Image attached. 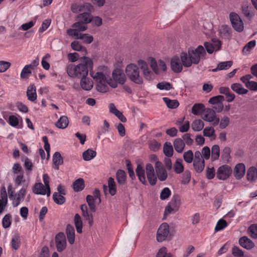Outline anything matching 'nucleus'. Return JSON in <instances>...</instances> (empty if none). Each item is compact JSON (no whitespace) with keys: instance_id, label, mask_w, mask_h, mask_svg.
I'll return each mask as SVG.
<instances>
[{"instance_id":"obj_34","label":"nucleus","mask_w":257,"mask_h":257,"mask_svg":"<svg viewBox=\"0 0 257 257\" xmlns=\"http://www.w3.org/2000/svg\"><path fill=\"white\" fill-rule=\"evenodd\" d=\"M205 108V106L203 103H195L192 107L191 111L192 113L194 115H200L201 113L202 114Z\"/></svg>"},{"instance_id":"obj_31","label":"nucleus","mask_w":257,"mask_h":257,"mask_svg":"<svg viewBox=\"0 0 257 257\" xmlns=\"http://www.w3.org/2000/svg\"><path fill=\"white\" fill-rule=\"evenodd\" d=\"M173 146L175 151L179 153H181L183 151L185 145L181 139L177 138L174 140Z\"/></svg>"},{"instance_id":"obj_61","label":"nucleus","mask_w":257,"mask_h":257,"mask_svg":"<svg viewBox=\"0 0 257 257\" xmlns=\"http://www.w3.org/2000/svg\"><path fill=\"white\" fill-rule=\"evenodd\" d=\"M31 68H29L27 65H26L22 70L21 73V77L22 79H27L28 78L30 74H31Z\"/></svg>"},{"instance_id":"obj_38","label":"nucleus","mask_w":257,"mask_h":257,"mask_svg":"<svg viewBox=\"0 0 257 257\" xmlns=\"http://www.w3.org/2000/svg\"><path fill=\"white\" fill-rule=\"evenodd\" d=\"M91 14L89 13H83L77 16V20L86 24L91 23Z\"/></svg>"},{"instance_id":"obj_54","label":"nucleus","mask_w":257,"mask_h":257,"mask_svg":"<svg viewBox=\"0 0 257 257\" xmlns=\"http://www.w3.org/2000/svg\"><path fill=\"white\" fill-rule=\"evenodd\" d=\"M157 88L160 90H169L172 89V85L169 82L163 81L159 83L157 85Z\"/></svg>"},{"instance_id":"obj_8","label":"nucleus","mask_w":257,"mask_h":257,"mask_svg":"<svg viewBox=\"0 0 257 257\" xmlns=\"http://www.w3.org/2000/svg\"><path fill=\"white\" fill-rule=\"evenodd\" d=\"M55 241L57 250L58 252H62L67 246L66 236L64 233L60 232L55 237Z\"/></svg>"},{"instance_id":"obj_25","label":"nucleus","mask_w":257,"mask_h":257,"mask_svg":"<svg viewBox=\"0 0 257 257\" xmlns=\"http://www.w3.org/2000/svg\"><path fill=\"white\" fill-rule=\"evenodd\" d=\"M66 233L68 241L70 244H73L75 241V230L74 227L68 224L66 229Z\"/></svg>"},{"instance_id":"obj_42","label":"nucleus","mask_w":257,"mask_h":257,"mask_svg":"<svg viewBox=\"0 0 257 257\" xmlns=\"http://www.w3.org/2000/svg\"><path fill=\"white\" fill-rule=\"evenodd\" d=\"M84 182L82 179L79 178L75 181L73 184V189L75 191L79 192L84 188Z\"/></svg>"},{"instance_id":"obj_7","label":"nucleus","mask_w":257,"mask_h":257,"mask_svg":"<svg viewBox=\"0 0 257 257\" xmlns=\"http://www.w3.org/2000/svg\"><path fill=\"white\" fill-rule=\"evenodd\" d=\"M170 236V227L167 223L164 222L160 225L157 233V240L158 242L168 239Z\"/></svg>"},{"instance_id":"obj_62","label":"nucleus","mask_w":257,"mask_h":257,"mask_svg":"<svg viewBox=\"0 0 257 257\" xmlns=\"http://www.w3.org/2000/svg\"><path fill=\"white\" fill-rule=\"evenodd\" d=\"M184 161L187 163H191L193 159V153L191 150L185 152L183 154Z\"/></svg>"},{"instance_id":"obj_48","label":"nucleus","mask_w":257,"mask_h":257,"mask_svg":"<svg viewBox=\"0 0 257 257\" xmlns=\"http://www.w3.org/2000/svg\"><path fill=\"white\" fill-rule=\"evenodd\" d=\"M74 223L76 230L78 233L82 232V221L80 216L78 214H76L74 216Z\"/></svg>"},{"instance_id":"obj_45","label":"nucleus","mask_w":257,"mask_h":257,"mask_svg":"<svg viewBox=\"0 0 257 257\" xmlns=\"http://www.w3.org/2000/svg\"><path fill=\"white\" fill-rule=\"evenodd\" d=\"M163 100L165 102L167 106L171 109L176 108L179 105L178 101L176 99L171 100L168 97H163Z\"/></svg>"},{"instance_id":"obj_32","label":"nucleus","mask_w":257,"mask_h":257,"mask_svg":"<svg viewBox=\"0 0 257 257\" xmlns=\"http://www.w3.org/2000/svg\"><path fill=\"white\" fill-rule=\"evenodd\" d=\"M78 21L75 23H74L72 27L74 29H69L68 30H76L77 33H80V32L85 31L87 29V24L81 22L80 21L77 20Z\"/></svg>"},{"instance_id":"obj_21","label":"nucleus","mask_w":257,"mask_h":257,"mask_svg":"<svg viewBox=\"0 0 257 257\" xmlns=\"http://www.w3.org/2000/svg\"><path fill=\"white\" fill-rule=\"evenodd\" d=\"M80 209L82 211L83 216L88 221L89 226H92L93 224V215L91 213H88L87 205L86 204L81 205L80 206Z\"/></svg>"},{"instance_id":"obj_10","label":"nucleus","mask_w":257,"mask_h":257,"mask_svg":"<svg viewBox=\"0 0 257 257\" xmlns=\"http://www.w3.org/2000/svg\"><path fill=\"white\" fill-rule=\"evenodd\" d=\"M229 17L232 26L234 30L239 32H242L243 30L244 26L239 16L236 13H231Z\"/></svg>"},{"instance_id":"obj_1","label":"nucleus","mask_w":257,"mask_h":257,"mask_svg":"<svg viewBox=\"0 0 257 257\" xmlns=\"http://www.w3.org/2000/svg\"><path fill=\"white\" fill-rule=\"evenodd\" d=\"M93 62L87 57H82L80 59V63L77 64H70L66 68L68 75L73 78H80L87 76L89 70H92Z\"/></svg>"},{"instance_id":"obj_12","label":"nucleus","mask_w":257,"mask_h":257,"mask_svg":"<svg viewBox=\"0 0 257 257\" xmlns=\"http://www.w3.org/2000/svg\"><path fill=\"white\" fill-rule=\"evenodd\" d=\"M232 173V169L227 165H223L219 167L216 172V177L221 180L227 179Z\"/></svg>"},{"instance_id":"obj_16","label":"nucleus","mask_w":257,"mask_h":257,"mask_svg":"<svg viewBox=\"0 0 257 257\" xmlns=\"http://www.w3.org/2000/svg\"><path fill=\"white\" fill-rule=\"evenodd\" d=\"M108 188L109 193L111 196H114L116 193V184L114 179L112 177H109L108 179V186L103 185V189L105 194H106V191Z\"/></svg>"},{"instance_id":"obj_13","label":"nucleus","mask_w":257,"mask_h":257,"mask_svg":"<svg viewBox=\"0 0 257 257\" xmlns=\"http://www.w3.org/2000/svg\"><path fill=\"white\" fill-rule=\"evenodd\" d=\"M138 64L142 70L143 75L145 79L148 80H152L154 78L153 73L149 69L148 64L144 60H140L138 61Z\"/></svg>"},{"instance_id":"obj_49","label":"nucleus","mask_w":257,"mask_h":257,"mask_svg":"<svg viewBox=\"0 0 257 257\" xmlns=\"http://www.w3.org/2000/svg\"><path fill=\"white\" fill-rule=\"evenodd\" d=\"M86 200L91 211L95 212L96 211V206L95 205V199L93 196L88 195L86 197Z\"/></svg>"},{"instance_id":"obj_22","label":"nucleus","mask_w":257,"mask_h":257,"mask_svg":"<svg viewBox=\"0 0 257 257\" xmlns=\"http://www.w3.org/2000/svg\"><path fill=\"white\" fill-rule=\"evenodd\" d=\"M8 203V195L5 187H3L1 190L0 199V213H2L5 207Z\"/></svg>"},{"instance_id":"obj_44","label":"nucleus","mask_w":257,"mask_h":257,"mask_svg":"<svg viewBox=\"0 0 257 257\" xmlns=\"http://www.w3.org/2000/svg\"><path fill=\"white\" fill-rule=\"evenodd\" d=\"M248 180L254 181L257 178V169L254 167H250L247 172Z\"/></svg>"},{"instance_id":"obj_58","label":"nucleus","mask_w":257,"mask_h":257,"mask_svg":"<svg viewBox=\"0 0 257 257\" xmlns=\"http://www.w3.org/2000/svg\"><path fill=\"white\" fill-rule=\"evenodd\" d=\"M231 253L234 257H244V252L236 246L232 247Z\"/></svg>"},{"instance_id":"obj_63","label":"nucleus","mask_w":257,"mask_h":257,"mask_svg":"<svg viewBox=\"0 0 257 257\" xmlns=\"http://www.w3.org/2000/svg\"><path fill=\"white\" fill-rule=\"evenodd\" d=\"M248 231L252 238H257V224H252L248 229Z\"/></svg>"},{"instance_id":"obj_2","label":"nucleus","mask_w":257,"mask_h":257,"mask_svg":"<svg viewBox=\"0 0 257 257\" xmlns=\"http://www.w3.org/2000/svg\"><path fill=\"white\" fill-rule=\"evenodd\" d=\"M110 71L107 67L100 66L98 71L94 72L92 70L90 71V75L96 83V89L100 92H106L108 91L109 75Z\"/></svg>"},{"instance_id":"obj_36","label":"nucleus","mask_w":257,"mask_h":257,"mask_svg":"<svg viewBox=\"0 0 257 257\" xmlns=\"http://www.w3.org/2000/svg\"><path fill=\"white\" fill-rule=\"evenodd\" d=\"M69 123L68 118L66 116H62L56 122V126L61 129H64L67 127Z\"/></svg>"},{"instance_id":"obj_33","label":"nucleus","mask_w":257,"mask_h":257,"mask_svg":"<svg viewBox=\"0 0 257 257\" xmlns=\"http://www.w3.org/2000/svg\"><path fill=\"white\" fill-rule=\"evenodd\" d=\"M53 162L56 170L59 169V166L63 164V159L60 153L58 152H56L53 157Z\"/></svg>"},{"instance_id":"obj_15","label":"nucleus","mask_w":257,"mask_h":257,"mask_svg":"<svg viewBox=\"0 0 257 257\" xmlns=\"http://www.w3.org/2000/svg\"><path fill=\"white\" fill-rule=\"evenodd\" d=\"M28 186V183L25 185L24 187L15 194L12 202L14 207L18 206L21 201L23 199L26 194V189H27Z\"/></svg>"},{"instance_id":"obj_30","label":"nucleus","mask_w":257,"mask_h":257,"mask_svg":"<svg viewBox=\"0 0 257 257\" xmlns=\"http://www.w3.org/2000/svg\"><path fill=\"white\" fill-rule=\"evenodd\" d=\"M136 174L140 181L144 185L147 184L146 180L145 171L141 165H138L136 170Z\"/></svg>"},{"instance_id":"obj_40","label":"nucleus","mask_w":257,"mask_h":257,"mask_svg":"<svg viewBox=\"0 0 257 257\" xmlns=\"http://www.w3.org/2000/svg\"><path fill=\"white\" fill-rule=\"evenodd\" d=\"M173 148L170 142H166L163 146V152L165 156L171 157L173 155Z\"/></svg>"},{"instance_id":"obj_41","label":"nucleus","mask_w":257,"mask_h":257,"mask_svg":"<svg viewBox=\"0 0 257 257\" xmlns=\"http://www.w3.org/2000/svg\"><path fill=\"white\" fill-rule=\"evenodd\" d=\"M173 168L175 172L177 174H180L184 171V166L182 164V160L177 159L174 163Z\"/></svg>"},{"instance_id":"obj_18","label":"nucleus","mask_w":257,"mask_h":257,"mask_svg":"<svg viewBox=\"0 0 257 257\" xmlns=\"http://www.w3.org/2000/svg\"><path fill=\"white\" fill-rule=\"evenodd\" d=\"M238 243L241 246L247 250L253 248L255 246L253 242L246 236L239 238Z\"/></svg>"},{"instance_id":"obj_20","label":"nucleus","mask_w":257,"mask_h":257,"mask_svg":"<svg viewBox=\"0 0 257 257\" xmlns=\"http://www.w3.org/2000/svg\"><path fill=\"white\" fill-rule=\"evenodd\" d=\"M245 172V165L243 163H239L235 166L233 174L236 179H240L244 176Z\"/></svg>"},{"instance_id":"obj_35","label":"nucleus","mask_w":257,"mask_h":257,"mask_svg":"<svg viewBox=\"0 0 257 257\" xmlns=\"http://www.w3.org/2000/svg\"><path fill=\"white\" fill-rule=\"evenodd\" d=\"M211 159L212 161L217 160L220 156V148L218 145L212 146L211 150Z\"/></svg>"},{"instance_id":"obj_39","label":"nucleus","mask_w":257,"mask_h":257,"mask_svg":"<svg viewBox=\"0 0 257 257\" xmlns=\"http://www.w3.org/2000/svg\"><path fill=\"white\" fill-rule=\"evenodd\" d=\"M204 126V122L200 119L194 120L191 124L192 129L195 132L201 131Z\"/></svg>"},{"instance_id":"obj_9","label":"nucleus","mask_w":257,"mask_h":257,"mask_svg":"<svg viewBox=\"0 0 257 257\" xmlns=\"http://www.w3.org/2000/svg\"><path fill=\"white\" fill-rule=\"evenodd\" d=\"M67 34L69 36H73L76 39H81L86 44H90L93 41V37L87 34L77 33L76 30H67Z\"/></svg>"},{"instance_id":"obj_55","label":"nucleus","mask_w":257,"mask_h":257,"mask_svg":"<svg viewBox=\"0 0 257 257\" xmlns=\"http://www.w3.org/2000/svg\"><path fill=\"white\" fill-rule=\"evenodd\" d=\"M71 11L75 14H77L79 12L84 11L83 4L80 5L77 3H73L71 6Z\"/></svg>"},{"instance_id":"obj_64","label":"nucleus","mask_w":257,"mask_h":257,"mask_svg":"<svg viewBox=\"0 0 257 257\" xmlns=\"http://www.w3.org/2000/svg\"><path fill=\"white\" fill-rule=\"evenodd\" d=\"M156 257H172L170 253H167V249L165 247L161 248L156 255Z\"/></svg>"},{"instance_id":"obj_27","label":"nucleus","mask_w":257,"mask_h":257,"mask_svg":"<svg viewBox=\"0 0 257 257\" xmlns=\"http://www.w3.org/2000/svg\"><path fill=\"white\" fill-rule=\"evenodd\" d=\"M33 191L36 194L47 195V188L41 183H36L34 186Z\"/></svg>"},{"instance_id":"obj_56","label":"nucleus","mask_w":257,"mask_h":257,"mask_svg":"<svg viewBox=\"0 0 257 257\" xmlns=\"http://www.w3.org/2000/svg\"><path fill=\"white\" fill-rule=\"evenodd\" d=\"M256 44L255 40H252L247 43L245 46L243 47L242 50L243 53L245 54H248L250 51V50L253 48Z\"/></svg>"},{"instance_id":"obj_37","label":"nucleus","mask_w":257,"mask_h":257,"mask_svg":"<svg viewBox=\"0 0 257 257\" xmlns=\"http://www.w3.org/2000/svg\"><path fill=\"white\" fill-rule=\"evenodd\" d=\"M203 136L206 137L210 138L211 140H215L216 135L215 130L212 126H206L203 131Z\"/></svg>"},{"instance_id":"obj_19","label":"nucleus","mask_w":257,"mask_h":257,"mask_svg":"<svg viewBox=\"0 0 257 257\" xmlns=\"http://www.w3.org/2000/svg\"><path fill=\"white\" fill-rule=\"evenodd\" d=\"M182 62H180V60L178 56L173 57L171 60V66L172 70L176 73H179L182 70Z\"/></svg>"},{"instance_id":"obj_53","label":"nucleus","mask_w":257,"mask_h":257,"mask_svg":"<svg viewBox=\"0 0 257 257\" xmlns=\"http://www.w3.org/2000/svg\"><path fill=\"white\" fill-rule=\"evenodd\" d=\"M161 146V144L158 143L155 140H151L149 143V147L150 149L153 152H156L158 151L160 149Z\"/></svg>"},{"instance_id":"obj_14","label":"nucleus","mask_w":257,"mask_h":257,"mask_svg":"<svg viewBox=\"0 0 257 257\" xmlns=\"http://www.w3.org/2000/svg\"><path fill=\"white\" fill-rule=\"evenodd\" d=\"M146 172L150 184L152 186L155 185L156 184L157 177L155 176L154 169L152 164L150 163L146 164Z\"/></svg>"},{"instance_id":"obj_23","label":"nucleus","mask_w":257,"mask_h":257,"mask_svg":"<svg viewBox=\"0 0 257 257\" xmlns=\"http://www.w3.org/2000/svg\"><path fill=\"white\" fill-rule=\"evenodd\" d=\"M116 179L119 186L125 184L126 182V175L122 170H118L116 173Z\"/></svg>"},{"instance_id":"obj_57","label":"nucleus","mask_w":257,"mask_h":257,"mask_svg":"<svg viewBox=\"0 0 257 257\" xmlns=\"http://www.w3.org/2000/svg\"><path fill=\"white\" fill-rule=\"evenodd\" d=\"M71 48L73 50L77 51H84L86 52V49L82 46L79 42L78 41H73L71 44Z\"/></svg>"},{"instance_id":"obj_5","label":"nucleus","mask_w":257,"mask_h":257,"mask_svg":"<svg viewBox=\"0 0 257 257\" xmlns=\"http://www.w3.org/2000/svg\"><path fill=\"white\" fill-rule=\"evenodd\" d=\"M112 79L109 78L108 85L113 88L117 87V83L123 84L126 81V76L120 69H115L112 73Z\"/></svg>"},{"instance_id":"obj_60","label":"nucleus","mask_w":257,"mask_h":257,"mask_svg":"<svg viewBox=\"0 0 257 257\" xmlns=\"http://www.w3.org/2000/svg\"><path fill=\"white\" fill-rule=\"evenodd\" d=\"M171 194V192L170 189L168 187L164 188L160 193V199L162 200H164L169 197Z\"/></svg>"},{"instance_id":"obj_28","label":"nucleus","mask_w":257,"mask_h":257,"mask_svg":"<svg viewBox=\"0 0 257 257\" xmlns=\"http://www.w3.org/2000/svg\"><path fill=\"white\" fill-rule=\"evenodd\" d=\"M219 91L220 93L226 95L227 101L229 102L232 101L235 98V95L230 92L228 87H221L219 89Z\"/></svg>"},{"instance_id":"obj_51","label":"nucleus","mask_w":257,"mask_h":257,"mask_svg":"<svg viewBox=\"0 0 257 257\" xmlns=\"http://www.w3.org/2000/svg\"><path fill=\"white\" fill-rule=\"evenodd\" d=\"M63 195L59 194V193L55 192L53 194V199L55 203L58 205H62L65 202V198Z\"/></svg>"},{"instance_id":"obj_59","label":"nucleus","mask_w":257,"mask_h":257,"mask_svg":"<svg viewBox=\"0 0 257 257\" xmlns=\"http://www.w3.org/2000/svg\"><path fill=\"white\" fill-rule=\"evenodd\" d=\"M224 100V97L222 95H217L211 97L208 102L213 105L217 104L218 103L222 102Z\"/></svg>"},{"instance_id":"obj_24","label":"nucleus","mask_w":257,"mask_h":257,"mask_svg":"<svg viewBox=\"0 0 257 257\" xmlns=\"http://www.w3.org/2000/svg\"><path fill=\"white\" fill-rule=\"evenodd\" d=\"M26 93L29 100L34 101L37 99L36 88L34 84L28 86Z\"/></svg>"},{"instance_id":"obj_17","label":"nucleus","mask_w":257,"mask_h":257,"mask_svg":"<svg viewBox=\"0 0 257 257\" xmlns=\"http://www.w3.org/2000/svg\"><path fill=\"white\" fill-rule=\"evenodd\" d=\"M219 37L224 39H229L231 37V29L227 25H223L218 28Z\"/></svg>"},{"instance_id":"obj_43","label":"nucleus","mask_w":257,"mask_h":257,"mask_svg":"<svg viewBox=\"0 0 257 257\" xmlns=\"http://www.w3.org/2000/svg\"><path fill=\"white\" fill-rule=\"evenodd\" d=\"M170 203L174 208L175 211H177L181 203L180 196L178 195H174Z\"/></svg>"},{"instance_id":"obj_3","label":"nucleus","mask_w":257,"mask_h":257,"mask_svg":"<svg viewBox=\"0 0 257 257\" xmlns=\"http://www.w3.org/2000/svg\"><path fill=\"white\" fill-rule=\"evenodd\" d=\"M206 54L204 47L199 45L195 49H189L188 54L182 53L180 55V58L183 66L189 67L192 64H198L201 58L204 57Z\"/></svg>"},{"instance_id":"obj_47","label":"nucleus","mask_w":257,"mask_h":257,"mask_svg":"<svg viewBox=\"0 0 257 257\" xmlns=\"http://www.w3.org/2000/svg\"><path fill=\"white\" fill-rule=\"evenodd\" d=\"M194 169L197 173H201L204 169V160L193 161Z\"/></svg>"},{"instance_id":"obj_4","label":"nucleus","mask_w":257,"mask_h":257,"mask_svg":"<svg viewBox=\"0 0 257 257\" xmlns=\"http://www.w3.org/2000/svg\"><path fill=\"white\" fill-rule=\"evenodd\" d=\"M125 73L133 82L138 84H142L143 83V78L140 75L139 68L137 65L134 64L127 65L125 68Z\"/></svg>"},{"instance_id":"obj_46","label":"nucleus","mask_w":257,"mask_h":257,"mask_svg":"<svg viewBox=\"0 0 257 257\" xmlns=\"http://www.w3.org/2000/svg\"><path fill=\"white\" fill-rule=\"evenodd\" d=\"M96 155V152L91 149H88L83 153V158L85 161H88L94 158Z\"/></svg>"},{"instance_id":"obj_11","label":"nucleus","mask_w":257,"mask_h":257,"mask_svg":"<svg viewBox=\"0 0 257 257\" xmlns=\"http://www.w3.org/2000/svg\"><path fill=\"white\" fill-rule=\"evenodd\" d=\"M150 61V66L153 71L156 74H159L161 71H165L167 67L164 61L160 60L157 62L156 60L153 58L149 59Z\"/></svg>"},{"instance_id":"obj_29","label":"nucleus","mask_w":257,"mask_h":257,"mask_svg":"<svg viewBox=\"0 0 257 257\" xmlns=\"http://www.w3.org/2000/svg\"><path fill=\"white\" fill-rule=\"evenodd\" d=\"M231 89L235 93L238 94H246L248 92L247 89L243 88V86L238 83H235L231 85Z\"/></svg>"},{"instance_id":"obj_52","label":"nucleus","mask_w":257,"mask_h":257,"mask_svg":"<svg viewBox=\"0 0 257 257\" xmlns=\"http://www.w3.org/2000/svg\"><path fill=\"white\" fill-rule=\"evenodd\" d=\"M231 149L228 147H225L221 152V158L225 161H228L230 158Z\"/></svg>"},{"instance_id":"obj_26","label":"nucleus","mask_w":257,"mask_h":257,"mask_svg":"<svg viewBox=\"0 0 257 257\" xmlns=\"http://www.w3.org/2000/svg\"><path fill=\"white\" fill-rule=\"evenodd\" d=\"M80 85L82 88L85 90H90L93 87V82L87 76L80 78Z\"/></svg>"},{"instance_id":"obj_50","label":"nucleus","mask_w":257,"mask_h":257,"mask_svg":"<svg viewBox=\"0 0 257 257\" xmlns=\"http://www.w3.org/2000/svg\"><path fill=\"white\" fill-rule=\"evenodd\" d=\"M156 172L157 177L160 181H164L167 179L168 173L165 168L161 170H157Z\"/></svg>"},{"instance_id":"obj_6","label":"nucleus","mask_w":257,"mask_h":257,"mask_svg":"<svg viewBox=\"0 0 257 257\" xmlns=\"http://www.w3.org/2000/svg\"><path fill=\"white\" fill-rule=\"evenodd\" d=\"M202 118L204 121L212 122L214 126L219 122V118L217 117L215 110L210 108H205L202 114Z\"/></svg>"}]
</instances>
